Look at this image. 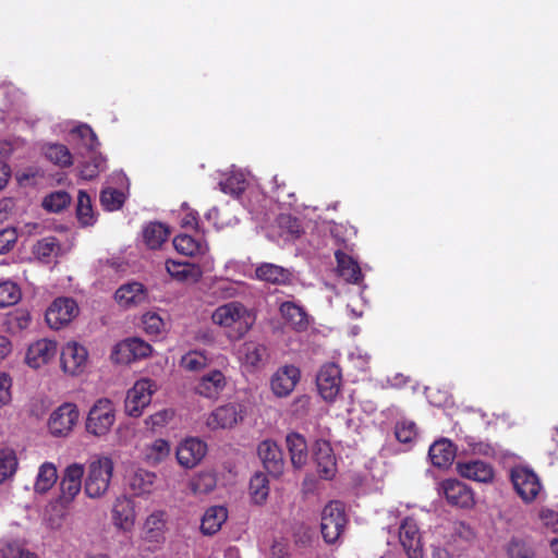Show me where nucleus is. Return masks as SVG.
<instances>
[{
    "label": "nucleus",
    "instance_id": "f257e3e1",
    "mask_svg": "<svg viewBox=\"0 0 558 558\" xmlns=\"http://www.w3.org/2000/svg\"><path fill=\"white\" fill-rule=\"evenodd\" d=\"M210 318L213 324L222 328L227 338L232 341L242 339L256 320L254 312L238 301L218 306Z\"/></svg>",
    "mask_w": 558,
    "mask_h": 558
},
{
    "label": "nucleus",
    "instance_id": "f03ea898",
    "mask_svg": "<svg viewBox=\"0 0 558 558\" xmlns=\"http://www.w3.org/2000/svg\"><path fill=\"white\" fill-rule=\"evenodd\" d=\"M114 463L108 456H96L89 461L84 477V493L90 499H100L109 490Z\"/></svg>",
    "mask_w": 558,
    "mask_h": 558
},
{
    "label": "nucleus",
    "instance_id": "7ed1b4c3",
    "mask_svg": "<svg viewBox=\"0 0 558 558\" xmlns=\"http://www.w3.org/2000/svg\"><path fill=\"white\" fill-rule=\"evenodd\" d=\"M116 422V409L111 400L98 399L89 409L85 427L86 432L101 437L107 435Z\"/></svg>",
    "mask_w": 558,
    "mask_h": 558
},
{
    "label": "nucleus",
    "instance_id": "20e7f679",
    "mask_svg": "<svg viewBox=\"0 0 558 558\" xmlns=\"http://www.w3.org/2000/svg\"><path fill=\"white\" fill-rule=\"evenodd\" d=\"M347 515L344 507L339 501H331L322 512L320 530L326 543H336L344 532Z\"/></svg>",
    "mask_w": 558,
    "mask_h": 558
},
{
    "label": "nucleus",
    "instance_id": "39448f33",
    "mask_svg": "<svg viewBox=\"0 0 558 558\" xmlns=\"http://www.w3.org/2000/svg\"><path fill=\"white\" fill-rule=\"evenodd\" d=\"M157 391V385L149 378L137 380L132 388L128 390L124 409L125 413L132 417L142 415L144 409L150 403L153 395Z\"/></svg>",
    "mask_w": 558,
    "mask_h": 558
},
{
    "label": "nucleus",
    "instance_id": "423d86ee",
    "mask_svg": "<svg viewBox=\"0 0 558 558\" xmlns=\"http://www.w3.org/2000/svg\"><path fill=\"white\" fill-rule=\"evenodd\" d=\"M246 415L243 403L232 401L216 408L206 418L209 429H230L241 423Z\"/></svg>",
    "mask_w": 558,
    "mask_h": 558
},
{
    "label": "nucleus",
    "instance_id": "0eeeda50",
    "mask_svg": "<svg viewBox=\"0 0 558 558\" xmlns=\"http://www.w3.org/2000/svg\"><path fill=\"white\" fill-rule=\"evenodd\" d=\"M78 417L80 412L74 403H62L49 416V432L56 437H65L73 430Z\"/></svg>",
    "mask_w": 558,
    "mask_h": 558
},
{
    "label": "nucleus",
    "instance_id": "6e6552de",
    "mask_svg": "<svg viewBox=\"0 0 558 558\" xmlns=\"http://www.w3.org/2000/svg\"><path fill=\"white\" fill-rule=\"evenodd\" d=\"M399 542L408 558H424L422 533L417 522L408 517L399 526Z\"/></svg>",
    "mask_w": 558,
    "mask_h": 558
},
{
    "label": "nucleus",
    "instance_id": "1a4fd4ad",
    "mask_svg": "<svg viewBox=\"0 0 558 558\" xmlns=\"http://www.w3.org/2000/svg\"><path fill=\"white\" fill-rule=\"evenodd\" d=\"M61 369L70 376H78L85 372L88 364V352L77 342H68L60 351Z\"/></svg>",
    "mask_w": 558,
    "mask_h": 558
},
{
    "label": "nucleus",
    "instance_id": "9d476101",
    "mask_svg": "<svg viewBox=\"0 0 558 558\" xmlns=\"http://www.w3.org/2000/svg\"><path fill=\"white\" fill-rule=\"evenodd\" d=\"M301 379V371L292 364L278 367L270 377L271 392L278 398L290 396Z\"/></svg>",
    "mask_w": 558,
    "mask_h": 558
},
{
    "label": "nucleus",
    "instance_id": "9b49d317",
    "mask_svg": "<svg viewBox=\"0 0 558 558\" xmlns=\"http://www.w3.org/2000/svg\"><path fill=\"white\" fill-rule=\"evenodd\" d=\"M78 314V306L73 299L59 298L46 312V322L52 329H60L73 320Z\"/></svg>",
    "mask_w": 558,
    "mask_h": 558
},
{
    "label": "nucleus",
    "instance_id": "f8f14e48",
    "mask_svg": "<svg viewBox=\"0 0 558 558\" xmlns=\"http://www.w3.org/2000/svg\"><path fill=\"white\" fill-rule=\"evenodd\" d=\"M85 469L81 463H71L64 469L60 482V501L62 505H69L80 494Z\"/></svg>",
    "mask_w": 558,
    "mask_h": 558
},
{
    "label": "nucleus",
    "instance_id": "ddd939ff",
    "mask_svg": "<svg viewBox=\"0 0 558 558\" xmlns=\"http://www.w3.org/2000/svg\"><path fill=\"white\" fill-rule=\"evenodd\" d=\"M317 389L326 401H333L340 392L341 372L337 364L322 366L316 377Z\"/></svg>",
    "mask_w": 558,
    "mask_h": 558
},
{
    "label": "nucleus",
    "instance_id": "4468645a",
    "mask_svg": "<svg viewBox=\"0 0 558 558\" xmlns=\"http://www.w3.org/2000/svg\"><path fill=\"white\" fill-rule=\"evenodd\" d=\"M59 352L54 340L43 338L29 344L25 362L32 368H39L52 361Z\"/></svg>",
    "mask_w": 558,
    "mask_h": 558
},
{
    "label": "nucleus",
    "instance_id": "2eb2a0df",
    "mask_svg": "<svg viewBox=\"0 0 558 558\" xmlns=\"http://www.w3.org/2000/svg\"><path fill=\"white\" fill-rule=\"evenodd\" d=\"M511 480L517 493L526 502L534 500L542 487L537 475L526 468L512 470Z\"/></svg>",
    "mask_w": 558,
    "mask_h": 558
},
{
    "label": "nucleus",
    "instance_id": "dca6fc26",
    "mask_svg": "<svg viewBox=\"0 0 558 558\" xmlns=\"http://www.w3.org/2000/svg\"><path fill=\"white\" fill-rule=\"evenodd\" d=\"M439 490L452 506L471 508L474 505V494L463 482L451 478L446 480L440 483Z\"/></svg>",
    "mask_w": 558,
    "mask_h": 558
},
{
    "label": "nucleus",
    "instance_id": "f3484780",
    "mask_svg": "<svg viewBox=\"0 0 558 558\" xmlns=\"http://www.w3.org/2000/svg\"><path fill=\"white\" fill-rule=\"evenodd\" d=\"M238 357L246 369L255 371L267 361L268 350L264 343L250 340L239 347Z\"/></svg>",
    "mask_w": 558,
    "mask_h": 558
},
{
    "label": "nucleus",
    "instance_id": "a211bd4d",
    "mask_svg": "<svg viewBox=\"0 0 558 558\" xmlns=\"http://www.w3.org/2000/svg\"><path fill=\"white\" fill-rule=\"evenodd\" d=\"M136 512L131 498L126 496L118 497L112 506L113 525L123 532H130L135 525Z\"/></svg>",
    "mask_w": 558,
    "mask_h": 558
},
{
    "label": "nucleus",
    "instance_id": "6ab92c4d",
    "mask_svg": "<svg viewBox=\"0 0 558 558\" xmlns=\"http://www.w3.org/2000/svg\"><path fill=\"white\" fill-rule=\"evenodd\" d=\"M167 513L161 510L151 512L144 521L142 538L147 543L160 545L166 539Z\"/></svg>",
    "mask_w": 558,
    "mask_h": 558
},
{
    "label": "nucleus",
    "instance_id": "aec40b11",
    "mask_svg": "<svg viewBox=\"0 0 558 558\" xmlns=\"http://www.w3.org/2000/svg\"><path fill=\"white\" fill-rule=\"evenodd\" d=\"M228 385V378L221 369H211L204 374L197 385L196 392L208 399H218Z\"/></svg>",
    "mask_w": 558,
    "mask_h": 558
},
{
    "label": "nucleus",
    "instance_id": "412c9836",
    "mask_svg": "<svg viewBox=\"0 0 558 558\" xmlns=\"http://www.w3.org/2000/svg\"><path fill=\"white\" fill-rule=\"evenodd\" d=\"M207 446L197 438L184 440L177 449L178 462L187 469L196 466L205 457Z\"/></svg>",
    "mask_w": 558,
    "mask_h": 558
},
{
    "label": "nucleus",
    "instance_id": "4be33fe9",
    "mask_svg": "<svg viewBox=\"0 0 558 558\" xmlns=\"http://www.w3.org/2000/svg\"><path fill=\"white\" fill-rule=\"evenodd\" d=\"M258 457L265 469L274 476H279L283 472V457L279 446L270 439H266L258 445Z\"/></svg>",
    "mask_w": 558,
    "mask_h": 558
},
{
    "label": "nucleus",
    "instance_id": "5701e85b",
    "mask_svg": "<svg viewBox=\"0 0 558 558\" xmlns=\"http://www.w3.org/2000/svg\"><path fill=\"white\" fill-rule=\"evenodd\" d=\"M147 290L141 282L122 284L114 294L117 303L124 308L138 306L147 301Z\"/></svg>",
    "mask_w": 558,
    "mask_h": 558
},
{
    "label": "nucleus",
    "instance_id": "b1692460",
    "mask_svg": "<svg viewBox=\"0 0 558 558\" xmlns=\"http://www.w3.org/2000/svg\"><path fill=\"white\" fill-rule=\"evenodd\" d=\"M457 471L462 477L480 483H489L494 478V471L490 464L481 460L459 462Z\"/></svg>",
    "mask_w": 558,
    "mask_h": 558
},
{
    "label": "nucleus",
    "instance_id": "393cba45",
    "mask_svg": "<svg viewBox=\"0 0 558 558\" xmlns=\"http://www.w3.org/2000/svg\"><path fill=\"white\" fill-rule=\"evenodd\" d=\"M314 459L317 471L324 478H330L336 472V459L328 441L317 440L314 445Z\"/></svg>",
    "mask_w": 558,
    "mask_h": 558
},
{
    "label": "nucleus",
    "instance_id": "a878e982",
    "mask_svg": "<svg viewBox=\"0 0 558 558\" xmlns=\"http://www.w3.org/2000/svg\"><path fill=\"white\" fill-rule=\"evenodd\" d=\"M114 352L122 354L119 361L130 362L148 356L151 353V347L140 338H131L117 344Z\"/></svg>",
    "mask_w": 558,
    "mask_h": 558
},
{
    "label": "nucleus",
    "instance_id": "bb28decb",
    "mask_svg": "<svg viewBox=\"0 0 558 558\" xmlns=\"http://www.w3.org/2000/svg\"><path fill=\"white\" fill-rule=\"evenodd\" d=\"M155 481L156 474L144 469L132 470L126 477L130 490L136 496L150 494Z\"/></svg>",
    "mask_w": 558,
    "mask_h": 558
},
{
    "label": "nucleus",
    "instance_id": "cd10ccee",
    "mask_svg": "<svg viewBox=\"0 0 558 558\" xmlns=\"http://www.w3.org/2000/svg\"><path fill=\"white\" fill-rule=\"evenodd\" d=\"M291 463L295 469H302L308 461V449L305 438L299 433H290L286 438Z\"/></svg>",
    "mask_w": 558,
    "mask_h": 558
},
{
    "label": "nucleus",
    "instance_id": "c85d7f7f",
    "mask_svg": "<svg viewBox=\"0 0 558 558\" xmlns=\"http://www.w3.org/2000/svg\"><path fill=\"white\" fill-rule=\"evenodd\" d=\"M255 278L271 284H284L290 281L289 269L271 263H263L255 268Z\"/></svg>",
    "mask_w": 558,
    "mask_h": 558
},
{
    "label": "nucleus",
    "instance_id": "c756f323",
    "mask_svg": "<svg viewBox=\"0 0 558 558\" xmlns=\"http://www.w3.org/2000/svg\"><path fill=\"white\" fill-rule=\"evenodd\" d=\"M167 272L179 281L196 282L202 277V270L198 266L186 262H175L168 259L166 262Z\"/></svg>",
    "mask_w": 558,
    "mask_h": 558
},
{
    "label": "nucleus",
    "instance_id": "7c9ffc66",
    "mask_svg": "<svg viewBox=\"0 0 558 558\" xmlns=\"http://www.w3.org/2000/svg\"><path fill=\"white\" fill-rule=\"evenodd\" d=\"M228 519V510L223 506H213L202 518L201 530L205 535L216 534Z\"/></svg>",
    "mask_w": 558,
    "mask_h": 558
},
{
    "label": "nucleus",
    "instance_id": "2f4dec72",
    "mask_svg": "<svg viewBox=\"0 0 558 558\" xmlns=\"http://www.w3.org/2000/svg\"><path fill=\"white\" fill-rule=\"evenodd\" d=\"M170 445L165 439H155L141 449L142 459L149 465H157L170 454Z\"/></svg>",
    "mask_w": 558,
    "mask_h": 558
},
{
    "label": "nucleus",
    "instance_id": "473e14b6",
    "mask_svg": "<svg viewBox=\"0 0 558 558\" xmlns=\"http://www.w3.org/2000/svg\"><path fill=\"white\" fill-rule=\"evenodd\" d=\"M337 259V270L345 281L359 283L362 279V272L359 264L349 255L341 251L335 253Z\"/></svg>",
    "mask_w": 558,
    "mask_h": 558
},
{
    "label": "nucleus",
    "instance_id": "72a5a7b5",
    "mask_svg": "<svg viewBox=\"0 0 558 558\" xmlns=\"http://www.w3.org/2000/svg\"><path fill=\"white\" fill-rule=\"evenodd\" d=\"M282 318L296 330H304L308 325L306 312L300 305L293 302H284L280 305Z\"/></svg>",
    "mask_w": 558,
    "mask_h": 558
},
{
    "label": "nucleus",
    "instance_id": "f704fd0d",
    "mask_svg": "<svg viewBox=\"0 0 558 558\" xmlns=\"http://www.w3.org/2000/svg\"><path fill=\"white\" fill-rule=\"evenodd\" d=\"M428 456L435 466L446 468L450 465L454 459L452 444L447 439L435 441L429 447Z\"/></svg>",
    "mask_w": 558,
    "mask_h": 558
},
{
    "label": "nucleus",
    "instance_id": "c9c22d12",
    "mask_svg": "<svg viewBox=\"0 0 558 558\" xmlns=\"http://www.w3.org/2000/svg\"><path fill=\"white\" fill-rule=\"evenodd\" d=\"M173 246L180 254L186 256L204 255L208 251L206 243L189 234L177 235L173 239Z\"/></svg>",
    "mask_w": 558,
    "mask_h": 558
},
{
    "label": "nucleus",
    "instance_id": "e433bc0d",
    "mask_svg": "<svg viewBox=\"0 0 558 558\" xmlns=\"http://www.w3.org/2000/svg\"><path fill=\"white\" fill-rule=\"evenodd\" d=\"M57 480L56 465L52 462H45L38 469L34 489L38 494H45L56 484Z\"/></svg>",
    "mask_w": 558,
    "mask_h": 558
},
{
    "label": "nucleus",
    "instance_id": "4c0bfd02",
    "mask_svg": "<svg viewBox=\"0 0 558 558\" xmlns=\"http://www.w3.org/2000/svg\"><path fill=\"white\" fill-rule=\"evenodd\" d=\"M247 184L246 173L242 170H231L229 175L219 182L222 192L236 197L244 192Z\"/></svg>",
    "mask_w": 558,
    "mask_h": 558
},
{
    "label": "nucleus",
    "instance_id": "58836bf2",
    "mask_svg": "<svg viewBox=\"0 0 558 558\" xmlns=\"http://www.w3.org/2000/svg\"><path fill=\"white\" fill-rule=\"evenodd\" d=\"M90 156L80 168V177L83 180H93L106 170V158L101 154L89 153Z\"/></svg>",
    "mask_w": 558,
    "mask_h": 558
},
{
    "label": "nucleus",
    "instance_id": "ea45409f",
    "mask_svg": "<svg viewBox=\"0 0 558 558\" xmlns=\"http://www.w3.org/2000/svg\"><path fill=\"white\" fill-rule=\"evenodd\" d=\"M210 359L205 351L192 350L182 355L180 366L187 372H201L209 365Z\"/></svg>",
    "mask_w": 558,
    "mask_h": 558
},
{
    "label": "nucleus",
    "instance_id": "a19ab883",
    "mask_svg": "<svg viewBox=\"0 0 558 558\" xmlns=\"http://www.w3.org/2000/svg\"><path fill=\"white\" fill-rule=\"evenodd\" d=\"M143 238L149 248H158L168 238L167 228L159 222L149 223L143 231Z\"/></svg>",
    "mask_w": 558,
    "mask_h": 558
},
{
    "label": "nucleus",
    "instance_id": "79ce46f5",
    "mask_svg": "<svg viewBox=\"0 0 558 558\" xmlns=\"http://www.w3.org/2000/svg\"><path fill=\"white\" fill-rule=\"evenodd\" d=\"M250 494L253 501L262 505L266 501L269 494V485L266 475L262 472L255 473L250 482Z\"/></svg>",
    "mask_w": 558,
    "mask_h": 558
},
{
    "label": "nucleus",
    "instance_id": "37998d69",
    "mask_svg": "<svg viewBox=\"0 0 558 558\" xmlns=\"http://www.w3.org/2000/svg\"><path fill=\"white\" fill-rule=\"evenodd\" d=\"M17 458L13 449L0 450V484L12 478L17 469Z\"/></svg>",
    "mask_w": 558,
    "mask_h": 558
},
{
    "label": "nucleus",
    "instance_id": "c03bdc74",
    "mask_svg": "<svg viewBox=\"0 0 558 558\" xmlns=\"http://www.w3.org/2000/svg\"><path fill=\"white\" fill-rule=\"evenodd\" d=\"M61 251L60 244L54 236H47L39 240L34 246V254L41 260H48L58 256Z\"/></svg>",
    "mask_w": 558,
    "mask_h": 558
},
{
    "label": "nucleus",
    "instance_id": "a18cd8bd",
    "mask_svg": "<svg viewBox=\"0 0 558 558\" xmlns=\"http://www.w3.org/2000/svg\"><path fill=\"white\" fill-rule=\"evenodd\" d=\"M45 156L56 165L66 167L72 163V156L68 147L62 144H48L44 148Z\"/></svg>",
    "mask_w": 558,
    "mask_h": 558
},
{
    "label": "nucleus",
    "instance_id": "49530a36",
    "mask_svg": "<svg viewBox=\"0 0 558 558\" xmlns=\"http://www.w3.org/2000/svg\"><path fill=\"white\" fill-rule=\"evenodd\" d=\"M190 487L196 495L208 494L216 487V477L211 473H199L193 477Z\"/></svg>",
    "mask_w": 558,
    "mask_h": 558
},
{
    "label": "nucleus",
    "instance_id": "de8ad7c7",
    "mask_svg": "<svg viewBox=\"0 0 558 558\" xmlns=\"http://www.w3.org/2000/svg\"><path fill=\"white\" fill-rule=\"evenodd\" d=\"M100 203L106 210H118L124 203V194L116 189L106 187L101 191Z\"/></svg>",
    "mask_w": 558,
    "mask_h": 558
},
{
    "label": "nucleus",
    "instance_id": "09e8293b",
    "mask_svg": "<svg viewBox=\"0 0 558 558\" xmlns=\"http://www.w3.org/2000/svg\"><path fill=\"white\" fill-rule=\"evenodd\" d=\"M71 202V197L66 192L58 191L46 196L43 201L45 209L51 213H59L65 208Z\"/></svg>",
    "mask_w": 558,
    "mask_h": 558
},
{
    "label": "nucleus",
    "instance_id": "8fccbe9b",
    "mask_svg": "<svg viewBox=\"0 0 558 558\" xmlns=\"http://www.w3.org/2000/svg\"><path fill=\"white\" fill-rule=\"evenodd\" d=\"M77 218L85 226L94 221L90 197L84 191H80L77 196Z\"/></svg>",
    "mask_w": 558,
    "mask_h": 558
},
{
    "label": "nucleus",
    "instance_id": "3c124183",
    "mask_svg": "<svg viewBox=\"0 0 558 558\" xmlns=\"http://www.w3.org/2000/svg\"><path fill=\"white\" fill-rule=\"evenodd\" d=\"M0 558H38L34 553L16 542L3 543L0 547Z\"/></svg>",
    "mask_w": 558,
    "mask_h": 558
},
{
    "label": "nucleus",
    "instance_id": "603ef678",
    "mask_svg": "<svg viewBox=\"0 0 558 558\" xmlns=\"http://www.w3.org/2000/svg\"><path fill=\"white\" fill-rule=\"evenodd\" d=\"M21 298L17 286L11 281L0 283V307L11 306Z\"/></svg>",
    "mask_w": 558,
    "mask_h": 558
},
{
    "label": "nucleus",
    "instance_id": "864d4df0",
    "mask_svg": "<svg viewBox=\"0 0 558 558\" xmlns=\"http://www.w3.org/2000/svg\"><path fill=\"white\" fill-rule=\"evenodd\" d=\"M72 133L80 137L82 145L86 147L89 153H96L99 142L94 131L87 124L77 126Z\"/></svg>",
    "mask_w": 558,
    "mask_h": 558
},
{
    "label": "nucleus",
    "instance_id": "5fc2aeb1",
    "mask_svg": "<svg viewBox=\"0 0 558 558\" xmlns=\"http://www.w3.org/2000/svg\"><path fill=\"white\" fill-rule=\"evenodd\" d=\"M143 329L147 335L158 336L165 330V322L157 314L153 312H148L142 317Z\"/></svg>",
    "mask_w": 558,
    "mask_h": 558
},
{
    "label": "nucleus",
    "instance_id": "6e6d98bb",
    "mask_svg": "<svg viewBox=\"0 0 558 558\" xmlns=\"http://www.w3.org/2000/svg\"><path fill=\"white\" fill-rule=\"evenodd\" d=\"M507 553L510 558H534L533 548L526 542L519 538L510 541Z\"/></svg>",
    "mask_w": 558,
    "mask_h": 558
},
{
    "label": "nucleus",
    "instance_id": "4d7b16f0",
    "mask_svg": "<svg viewBox=\"0 0 558 558\" xmlns=\"http://www.w3.org/2000/svg\"><path fill=\"white\" fill-rule=\"evenodd\" d=\"M395 435L400 442H411L417 435L415 423L407 420L398 422L395 427Z\"/></svg>",
    "mask_w": 558,
    "mask_h": 558
},
{
    "label": "nucleus",
    "instance_id": "13d9d810",
    "mask_svg": "<svg viewBox=\"0 0 558 558\" xmlns=\"http://www.w3.org/2000/svg\"><path fill=\"white\" fill-rule=\"evenodd\" d=\"M173 417V412L169 409L160 410L150 415L146 423L153 427H162Z\"/></svg>",
    "mask_w": 558,
    "mask_h": 558
},
{
    "label": "nucleus",
    "instance_id": "bf43d9fd",
    "mask_svg": "<svg viewBox=\"0 0 558 558\" xmlns=\"http://www.w3.org/2000/svg\"><path fill=\"white\" fill-rule=\"evenodd\" d=\"M311 399L307 396H300L293 402V413L298 417H304L310 411Z\"/></svg>",
    "mask_w": 558,
    "mask_h": 558
},
{
    "label": "nucleus",
    "instance_id": "052dcab7",
    "mask_svg": "<svg viewBox=\"0 0 558 558\" xmlns=\"http://www.w3.org/2000/svg\"><path fill=\"white\" fill-rule=\"evenodd\" d=\"M539 518L543 523L549 527L551 531H558V513L550 509L542 510L539 513Z\"/></svg>",
    "mask_w": 558,
    "mask_h": 558
},
{
    "label": "nucleus",
    "instance_id": "680f3d73",
    "mask_svg": "<svg viewBox=\"0 0 558 558\" xmlns=\"http://www.w3.org/2000/svg\"><path fill=\"white\" fill-rule=\"evenodd\" d=\"M12 324H15V326L19 328V329H25L29 326V323H31V316L29 314L26 312V311H17L13 316H12Z\"/></svg>",
    "mask_w": 558,
    "mask_h": 558
},
{
    "label": "nucleus",
    "instance_id": "e2e57ef3",
    "mask_svg": "<svg viewBox=\"0 0 558 558\" xmlns=\"http://www.w3.org/2000/svg\"><path fill=\"white\" fill-rule=\"evenodd\" d=\"M216 288L223 298H232L236 294V288L228 280L218 281Z\"/></svg>",
    "mask_w": 558,
    "mask_h": 558
},
{
    "label": "nucleus",
    "instance_id": "0e129e2a",
    "mask_svg": "<svg viewBox=\"0 0 558 558\" xmlns=\"http://www.w3.org/2000/svg\"><path fill=\"white\" fill-rule=\"evenodd\" d=\"M12 351V344L10 340L4 337L0 336V361L5 359Z\"/></svg>",
    "mask_w": 558,
    "mask_h": 558
},
{
    "label": "nucleus",
    "instance_id": "69168bd1",
    "mask_svg": "<svg viewBox=\"0 0 558 558\" xmlns=\"http://www.w3.org/2000/svg\"><path fill=\"white\" fill-rule=\"evenodd\" d=\"M11 175L8 165L0 161V190L5 186Z\"/></svg>",
    "mask_w": 558,
    "mask_h": 558
},
{
    "label": "nucleus",
    "instance_id": "338daca9",
    "mask_svg": "<svg viewBox=\"0 0 558 558\" xmlns=\"http://www.w3.org/2000/svg\"><path fill=\"white\" fill-rule=\"evenodd\" d=\"M272 181H274V184H275V185H276V187H277V199H278L279 202H286V199H284V193H283V192H284V189H286V184H284V182L279 183V179H278V177H277V175H275V177H274Z\"/></svg>",
    "mask_w": 558,
    "mask_h": 558
},
{
    "label": "nucleus",
    "instance_id": "774afa93",
    "mask_svg": "<svg viewBox=\"0 0 558 558\" xmlns=\"http://www.w3.org/2000/svg\"><path fill=\"white\" fill-rule=\"evenodd\" d=\"M432 558H452L446 548L440 546L433 547Z\"/></svg>",
    "mask_w": 558,
    "mask_h": 558
}]
</instances>
